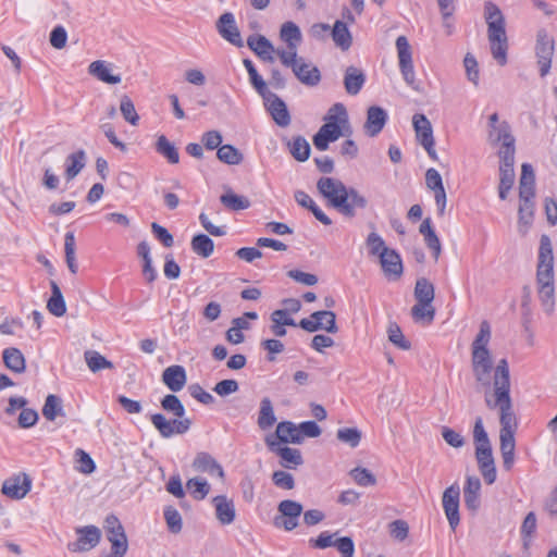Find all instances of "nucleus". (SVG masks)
Returning a JSON list of instances; mask_svg holds the SVG:
<instances>
[{"label":"nucleus","instance_id":"nucleus-1","mask_svg":"<svg viewBox=\"0 0 557 557\" xmlns=\"http://www.w3.org/2000/svg\"><path fill=\"white\" fill-rule=\"evenodd\" d=\"M317 189L326 200L329 207L336 209L346 218H354L357 210H363L368 206V200L363 195L354 187H347L335 177H320L317 182Z\"/></svg>","mask_w":557,"mask_h":557},{"label":"nucleus","instance_id":"nucleus-2","mask_svg":"<svg viewBox=\"0 0 557 557\" xmlns=\"http://www.w3.org/2000/svg\"><path fill=\"white\" fill-rule=\"evenodd\" d=\"M485 404L490 409L499 410L500 432L513 431L516 418L510 398V374L506 359H500L494 369L493 392L485 391Z\"/></svg>","mask_w":557,"mask_h":557},{"label":"nucleus","instance_id":"nucleus-3","mask_svg":"<svg viewBox=\"0 0 557 557\" xmlns=\"http://www.w3.org/2000/svg\"><path fill=\"white\" fill-rule=\"evenodd\" d=\"M536 287L542 307L546 313H552L555 307L554 256L550 239L542 235L536 268Z\"/></svg>","mask_w":557,"mask_h":557},{"label":"nucleus","instance_id":"nucleus-4","mask_svg":"<svg viewBox=\"0 0 557 557\" xmlns=\"http://www.w3.org/2000/svg\"><path fill=\"white\" fill-rule=\"evenodd\" d=\"M484 17L487 24V38L494 60L504 66L507 63L508 38L506 21L498 5L492 1L484 3Z\"/></svg>","mask_w":557,"mask_h":557},{"label":"nucleus","instance_id":"nucleus-5","mask_svg":"<svg viewBox=\"0 0 557 557\" xmlns=\"http://www.w3.org/2000/svg\"><path fill=\"white\" fill-rule=\"evenodd\" d=\"M161 407L178 418L168 420L162 413L151 414V423L162 437L170 438L175 434H185L190 429L191 421L188 418H184L185 408L176 395H165L161 400Z\"/></svg>","mask_w":557,"mask_h":557},{"label":"nucleus","instance_id":"nucleus-6","mask_svg":"<svg viewBox=\"0 0 557 557\" xmlns=\"http://www.w3.org/2000/svg\"><path fill=\"white\" fill-rule=\"evenodd\" d=\"M535 57L540 70L541 77H545L552 67V61L555 53L554 37L548 34L545 28L536 32Z\"/></svg>","mask_w":557,"mask_h":557},{"label":"nucleus","instance_id":"nucleus-7","mask_svg":"<svg viewBox=\"0 0 557 557\" xmlns=\"http://www.w3.org/2000/svg\"><path fill=\"white\" fill-rule=\"evenodd\" d=\"M281 39L286 44V49L277 48L276 55L282 63H289L293 57H297V48L302 40L300 28L294 22H285L280 30Z\"/></svg>","mask_w":557,"mask_h":557},{"label":"nucleus","instance_id":"nucleus-8","mask_svg":"<svg viewBox=\"0 0 557 557\" xmlns=\"http://www.w3.org/2000/svg\"><path fill=\"white\" fill-rule=\"evenodd\" d=\"M396 49L399 61V70L404 77V81L413 89H418V87L416 86V73L412 62V51L406 36L397 37Z\"/></svg>","mask_w":557,"mask_h":557},{"label":"nucleus","instance_id":"nucleus-9","mask_svg":"<svg viewBox=\"0 0 557 557\" xmlns=\"http://www.w3.org/2000/svg\"><path fill=\"white\" fill-rule=\"evenodd\" d=\"M77 540L67 543V549L72 553H83L95 548L101 540V531L96 525H85L75 529Z\"/></svg>","mask_w":557,"mask_h":557},{"label":"nucleus","instance_id":"nucleus-10","mask_svg":"<svg viewBox=\"0 0 557 557\" xmlns=\"http://www.w3.org/2000/svg\"><path fill=\"white\" fill-rule=\"evenodd\" d=\"M472 369L478 383L485 387V391H491L493 363L488 348L472 349Z\"/></svg>","mask_w":557,"mask_h":557},{"label":"nucleus","instance_id":"nucleus-11","mask_svg":"<svg viewBox=\"0 0 557 557\" xmlns=\"http://www.w3.org/2000/svg\"><path fill=\"white\" fill-rule=\"evenodd\" d=\"M286 67H290L297 79L306 86H317L321 81L320 70L305 61L304 58L293 57L289 63H282Z\"/></svg>","mask_w":557,"mask_h":557},{"label":"nucleus","instance_id":"nucleus-12","mask_svg":"<svg viewBox=\"0 0 557 557\" xmlns=\"http://www.w3.org/2000/svg\"><path fill=\"white\" fill-rule=\"evenodd\" d=\"M459 500L460 487L458 483H454L444 491L442 497L443 509L453 531H455L460 523Z\"/></svg>","mask_w":557,"mask_h":557},{"label":"nucleus","instance_id":"nucleus-13","mask_svg":"<svg viewBox=\"0 0 557 557\" xmlns=\"http://www.w3.org/2000/svg\"><path fill=\"white\" fill-rule=\"evenodd\" d=\"M265 444L269 449L280 456L281 466L287 469H294L304 463L301 453L297 448H290L288 446H280L274 435H268L265 437Z\"/></svg>","mask_w":557,"mask_h":557},{"label":"nucleus","instance_id":"nucleus-14","mask_svg":"<svg viewBox=\"0 0 557 557\" xmlns=\"http://www.w3.org/2000/svg\"><path fill=\"white\" fill-rule=\"evenodd\" d=\"M261 97L273 121L281 127H287L290 124V114L286 103L270 90Z\"/></svg>","mask_w":557,"mask_h":557},{"label":"nucleus","instance_id":"nucleus-15","mask_svg":"<svg viewBox=\"0 0 557 557\" xmlns=\"http://www.w3.org/2000/svg\"><path fill=\"white\" fill-rule=\"evenodd\" d=\"M216 30L220 36L230 44L242 48L244 46L240 32L236 25L234 14L231 12L223 13L216 21Z\"/></svg>","mask_w":557,"mask_h":557},{"label":"nucleus","instance_id":"nucleus-16","mask_svg":"<svg viewBox=\"0 0 557 557\" xmlns=\"http://www.w3.org/2000/svg\"><path fill=\"white\" fill-rule=\"evenodd\" d=\"M30 478L23 473L5 480L2 484L1 492L12 499H22L30 491Z\"/></svg>","mask_w":557,"mask_h":557},{"label":"nucleus","instance_id":"nucleus-17","mask_svg":"<svg viewBox=\"0 0 557 557\" xmlns=\"http://www.w3.org/2000/svg\"><path fill=\"white\" fill-rule=\"evenodd\" d=\"M342 125L336 121H326L313 136V145L320 151H325L329 144L337 140L342 135Z\"/></svg>","mask_w":557,"mask_h":557},{"label":"nucleus","instance_id":"nucleus-18","mask_svg":"<svg viewBox=\"0 0 557 557\" xmlns=\"http://www.w3.org/2000/svg\"><path fill=\"white\" fill-rule=\"evenodd\" d=\"M215 518L222 525H230L236 519L234 500L225 495H218L212 498Z\"/></svg>","mask_w":557,"mask_h":557},{"label":"nucleus","instance_id":"nucleus-19","mask_svg":"<svg viewBox=\"0 0 557 557\" xmlns=\"http://www.w3.org/2000/svg\"><path fill=\"white\" fill-rule=\"evenodd\" d=\"M247 46L263 61L273 62L276 49L263 35H250L247 38Z\"/></svg>","mask_w":557,"mask_h":557},{"label":"nucleus","instance_id":"nucleus-20","mask_svg":"<svg viewBox=\"0 0 557 557\" xmlns=\"http://www.w3.org/2000/svg\"><path fill=\"white\" fill-rule=\"evenodd\" d=\"M112 66L113 65L107 61L97 60L89 64L88 73L102 83L111 85L120 84L122 77L120 74H112Z\"/></svg>","mask_w":557,"mask_h":557},{"label":"nucleus","instance_id":"nucleus-21","mask_svg":"<svg viewBox=\"0 0 557 557\" xmlns=\"http://www.w3.org/2000/svg\"><path fill=\"white\" fill-rule=\"evenodd\" d=\"M387 121V113L381 107H370L367 112V121L364 131L370 137H374L381 133Z\"/></svg>","mask_w":557,"mask_h":557},{"label":"nucleus","instance_id":"nucleus-22","mask_svg":"<svg viewBox=\"0 0 557 557\" xmlns=\"http://www.w3.org/2000/svg\"><path fill=\"white\" fill-rule=\"evenodd\" d=\"M379 258L385 276L393 280L400 277L403 274V262L398 252L394 249H388Z\"/></svg>","mask_w":557,"mask_h":557},{"label":"nucleus","instance_id":"nucleus-23","mask_svg":"<svg viewBox=\"0 0 557 557\" xmlns=\"http://www.w3.org/2000/svg\"><path fill=\"white\" fill-rule=\"evenodd\" d=\"M162 381L173 393L180 392L186 384L187 376L184 367L170 366L162 373Z\"/></svg>","mask_w":557,"mask_h":557},{"label":"nucleus","instance_id":"nucleus-24","mask_svg":"<svg viewBox=\"0 0 557 557\" xmlns=\"http://www.w3.org/2000/svg\"><path fill=\"white\" fill-rule=\"evenodd\" d=\"M520 205L518 210V231L525 235L533 223L534 219V197L519 198Z\"/></svg>","mask_w":557,"mask_h":557},{"label":"nucleus","instance_id":"nucleus-25","mask_svg":"<svg viewBox=\"0 0 557 557\" xmlns=\"http://www.w3.org/2000/svg\"><path fill=\"white\" fill-rule=\"evenodd\" d=\"M412 125L416 132L418 143L429 145L434 140L433 128L429 119L422 113H416L412 116Z\"/></svg>","mask_w":557,"mask_h":557},{"label":"nucleus","instance_id":"nucleus-26","mask_svg":"<svg viewBox=\"0 0 557 557\" xmlns=\"http://www.w3.org/2000/svg\"><path fill=\"white\" fill-rule=\"evenodd\" d=\"M193 467L200 472H207L211 475L216 474L219 478H224V470L221 465L208 453H199L196 455Z\"/></svg>","mask_w":557,"mask_h":557},{"label":"nucleus","instance_id":"nucleus-27","mask_svg":"<svg viewBox=\"0 0 557 557\" xmlns=\"http://www.w3.org/2000/svg\"><path fill=\"white\" fill-rule=\"evenodd\" d=\"M366 83L364 73L355 66H348L344 75V86L348 95L356 96Z\"/></svg>","mask_w":557,"mask_h":557},{"label":"nucleus","instance_id":"nucleus-28","mask_svg":"<svg viewBox=\"0 0 557 557\" xmlns=\"http://www.w3.org/2000/svg\"><path fill=\"white\" fill-rule=\"evenodd\" d=\"M481 482L478 476H467L463 487L465 504L468 509L476 510L480 506Z\"/></svg>","mask_w":557,"mask_h":557},{"label":"nucleus","instance_id":"nucleus-29","mask_svg":"<svg viewBox=\"0 0 557 557\" xmlns=\"http://www.w3.org/2000/svg\"><path fill=\"white\" fill-rule=\"evenodd\" d=\"M535 175L531 164L523 163L519 182V198L534 197Z\"/></svg>","mask_w":557,"mask_h":557},{"label":"nucleus","instance_id":"nucleus-30","mask_svg":"<svg viewBox=\"0 0 557 557\" xmlns=\"http://www.w3.org/2000/svg\"><path fill=\"white\" fill-rule=\"evenodd\" d=\"M4 366L14 373H23L26 369V361L22 351L15 347L5 348L2 351Z\"/></svg>","mask_w":557,"mask_h":557},{"label":"nucleus","instance_id":"nucleus-31","mask_svg":"<svg viewBox=\"0 0 557 557\" xmlns=\"http://www.w3.org/2000/svg\"><path fill=\"white\" fill-rule=\"evenodd\" d=\"M274 438H277L282 443H301V436L299 435L298 425L290 421H282L276 425Z\"/></svg>","mask_w":557,"mask_h":557},{"label":"nucleus","instance_id":"nucleus-32","mask_svg":"<svg viewBox=\"0 0 557 557\" xmlns=\"http://www.w3.org/2000/svg\"><path fill=\"white\" fill-rule=\"evenodd\" d=\"M276 423V417L271 399L263 397L260 401L257 424L260 430H269Z\"/></svg>","mask_w":557,"mask_h":557},{"label":"nucleus","instance_id":"nucleus-33","mask_svg":"<svg viewBox=\"0 0 557 557\" xmlns=\"http://www.w3.org/2000/svg\"><path fill=\"white\" fill-rule=\"evenodd\" d=\"M51 296L47 302V309L55 317H62L66 312V306L61 293L59 285L54 282H50Z\"/></svg>","mask_w":557,"mask_h":557},{"label":"nucleus","instance_id":"nucleus-34","mask_svg":"<svg viewBox=\"0 0 557 557\" xmlns=\"http://www.w3.org/2000/svg\"><path fill=\"white\" fill-rule=\"evenodd\" d=\"M332 39L337 47L346 51L351 47L352 37L351 34L343 21L337 20L331 32Z\"/></svg>","mask_w":557,"mask_h":557},{"label":"nucleus","instance_id":"nucleus-35","mask_svg":"<svg viewBox=\"0 0 557 557\" xmlns=\"http://www.w3.org/2000/svg\"><path fill=\"white\" fill-rule=\"evenodd\" d=\"M413 295L416 301L429 305L435 297L434 285L428 278L420 277L416 282Z\"/></svg>","mask_w":557,"mask_h":557},{"label":"nucleus","instance_id":"nucleus-36","mask_svg":"<svg viewBox=\"0 0 557 557\" xmlns=\"http://www.w3.org/2000/svg\"><path fill=\"white\" fill-rule=\"evenodd\" d=\"M190 247L196 255L206 259L212 255L214 243L208 235L198 234L191 238Z\"/></svg>","mask_w":557,"mask_h":557},{"label":"nucleus","instance_id":"nucleus-37","mask_svg":"<svg viewBox=\"0 0 557 557\" xmlns=\"http://www.w3.org/2000/svg\"><path fill=\"white\" fill-rule=\"evenodd\" d=\"M221 203L232 211L245 210L250 207V201L247 197L237 195L228 189L220 197Z\"/></svg>","mask_w":557,"mask_h":557},{"label":"nucleus","instance_id":"nucleus-38","mask_svg":"<svg viewBox=\"0 0 557 557\" xmlns=\"http://www.w3.org/2000/svg\"><path fill=\"white\" fill-rule=\"evenodd\" d=\"M65 177L73 180L85 166V152L83 150L71 153L65 160Z\"/></svg>","mask_w":557,"mask_h":557},{"label":"nucleus","instance_id":"nucleus-39","mask_svg":"<svg viewBox=\"0 0 557 557\" xmlns=\"http://www.w3.org/2000/svg\"><path fill=\"white\" fill-rule=\"evenodd\" d=\"M42 416L48 421H54L59 416L63 417L62 399L53 394L48 395L42 407Z\"/></svg>","mask_w":557,"mask_h":557},{"label":"nucleus","instance_id":"nucleus-40","mask_svg":"<svg viewBox=\"0 0 557 557\" xmlns=\"http://www.w3.org/2000/svg\"><path fill=\"white\" fill-rule=\"evenodd\" d=\"M104 529L107 531V537L110 543H113L114 541H121L126 537L122 523L114 515L107 516L104 520Z\"/></svg>","mask_w":557,"mask_h":557},{"label":"nucleus","instance_id":"nucleus-41","mask_svg":"<svg viewBox=\"0 0 557 557\" xmlns=\"http://www.w3.org/2000/svg\"><path fill=\"white\" fill-rule=\"evenodd\" d=\"M156 150L158 153L163 156L170 163H178V151L175 148V146L166 138V136L161 135L158 137V140L156 143Z\"/></svg>","mask_w":557,"mask_h":557},{"label":"nucleus","instance_id":"nucleus-42","mask_svg":"<svg viewBox=\"0 0 557 557\" xmlns=\"http://www.w3.org/2000/svg\"><path fill=\"white\" fill-rule=\"evenodd\" d=\"M87 367L91 372H98L103 369H113V363L106 359L96 350H86L84 354Z\"/></svg>","mask_w":557,"mask_h":557},{"label":"nucleus","instance_id":"nucleus-43","mask_svg":"<svg viewBox=\"0 0 557 557\" xmlns=\"http://www.w3.org/2000/svg\"><path fill=\"white\" fill-rule=\"evenodd\" d=\"M289 152L299 162H305L310 156V145L302 136L294 137L289 143Z\"/></svg>","mask_w":557,"mask_h":557},{"label":"nucleus","instance_id":"nucleus-44","mask_svg":"<svg viewBox=\"0 0 557 557\" xmlns=\"http://www.w3.org/2000/svg\"><path fill=\"white\" fill-rule=\"evenodd\" d=\"M311 318L315 320V322L321 323L322 327L320 330H323L327 333L335 334L338 331V327L336 325V315L333 311L329 310H321L315 311L311 314Z\"/></svg>","mask_w":557,"mask_h":557},{"label":"nucleus","instance_id":"nucleus-45","mask_svg":"<svg viewBox=\"0 0 557 557\" xmlns=\"http://www.w3.org/2000/svg\"><path fill=\"white\" fill-rule=\"evenodd\" d=\"M216 157L228 165H236L243 161L242 152L232 145H222L216 151Z\"/></svg>","mask_w":557,"mask_h":557},{"label":"nucleus","instance_id":"nucleus-46","mask_svg":"<svg viewBox=\"0 0 557 557\" xmlns=\"http://www.w3.org/2000/svg\"><path fill=\"white\" fill-rule=\"evenodd\" d=\"M411 315L416 322L432 323L435 317V308L432 302L425 305L424 302H418L411 308Z\"/></svg>","mask_w":557,"mask_h":557},{"label":"nucleus","instance_id":"nucleus-47","mask_svg":"<svg viewBox=\"0 0 557 557\" xmlns=\"http://www.w3.org/2000/svg\"><path fill=\"white\" fill-rule=\"evenodd\" d=\"M515 139L510 126L507 122H500L499 126L493 127L488 132V140L492 145L507 143Z\"/></svg>","mask_w":557,"mask_h":557},{"label":"nucleus","instance_id":"nucleus-48","mask_svg":"<svg viewBox=\"0 0 557 557\" xmlns=\"http://www.w3.org/2000/svg\"><path fill=\"white\" fill-rule=\"evenodd\" d=\"M243 63H244V66L247 70V73L249 75V81H250L251 85L253 86V88L256 89V91L260 96H264V94L267 91H269V88L267 87V84L263 81V78L259 75L257 69L255 67V65L252 63V61H250L249 59H245L243 61Z\"/></svg>","mask_w":557,"mask_h":557},{"label":"nucleus","instance_id":"nucleus-49","mask_svg":"<svg viewBox=\"0 0 557 557\" xmlns=\"http://www.w3.org/2000/svg\"><path fill=\"white\" fill-rule=\"evenodd\" d=\"M75 247H76V244H75L74 234L72 232H67L65 234V238H64L65 260H66L69 270L73 274H76L77 270H78V267L76 263V258H75Z\"/></svg>","mask_w":557,"mask_h":557},{"label":"nucleus","instance_id":"nucleus-50","mask_svg":"<svg viewBox=\"0 0 557 557\" xmlns=\"http://www.w3.org/2000/svg\"><path fill=\"white\" fill-rule=\"evenodd\" d=\"M186 486L191 496L197 500L203 499L210 492V484L207 480L200 478L189 479Z\"/></svg>","mask_w":557,"mask_h":557},{"label":"nucleus","instance_id":"nucleus-51","mask_svg":"<svg viewBox=\"0 0 557 557\" xmlns=\"http://www.w3.org/2000/svg\"><path fill=\"white\" fill-rule=\"evenodd\" d=\"M164 519L168 525V529L171 533L177 534L182 531L183 521L182 516L178 510L172 506H168L164 509Z\"/></svg>","mask_w":557,"mask_h":557},{"label":"nucleus","instance_id":"nucleus-52","mask_svg":"<svg viewBox=\"0 0 557 557\" xmlns=\"http://www.w3.org/2000/svg\"><path fill=\"white\" fill-rule=\"evenodd\" d=\"M120 111L126 122L134 126L138 124L139 115L136 112L134 102L126 95L122 96L121 98Z\"/></svg>","mask_w":557,"mask_h":557},{"label":"nucleus","instance_id":"nucleus-53","mask_svg":"<svg viewBox=\"0 0 557 557\" xmlns=\"http://www.w3.org/2000/svg\"><path fill=\"white\" fill-rule=\"evenodd\" d=\"M336 437L338 441L355 448L361 441V432L357 428H343L337 430Z\"/></svg>","mask_w":557,"mask_h":557},{"label":"nucleus","instance_id":"nucleus-54","mask_svg":"<svg viewBox=\"0 0 557 557\" xmlns=\"http://www.w3.org/2000/svg\"><path fill=\"white\" fill-rule=\"evenodd\" d=\"M515 139L507 143L500 144L498 150L499 165L500 166H513L515 165Z\"/></svg>","mask_w":557,"mask_h":557},{"label":"nucleus","instance_id":"nucleus-55","mask_svg":"<svg viewBox=\"0 0 557 557\" xmlns=\"http://www.w3.org/2000/svg\"><path fill=\"white\" fill-rule=\"evenodd\" d=\"M366 244L371 256L380 257L389 249L386 247L384 239L375 232L368 235Z\"/></svg>","mask_w":557,"mask_h":557},{"label":"nucleus","instance_id":"nucleus-56","mask_svg":"<svg viewBox=\"0 0 557 557\" xmlns=\"http://www.w3.org/2000/svg\"><path fill=\"white\" fill-rule=\"evenodd\" d=\"M277 510L281 516L299 518L302 513V505L292 499H285L278 504Z\"/></svg>","mask_w":557,"mask_h":557},{"label":"nucleus","instance_id":"nucleus-57","mask_svg":"<svg viewBox=\"0 0 557 557\" xmlns=\"http://www.w3.org/2000/svg\"><path fill=\"white\" fill-rule=\"evenodd\" d=\"M387 334L389 342L398 348L403 350H408L410 348V343L405 339L400 327L396 323H389Z\"/></svg>","mask_w":557,"mask_h":557},{"label":"nucleus","instance_id":"nucleus-58","mask_svg":"<svg viewBox=\"0 0 557 557\" xmlns=\"http://www.w3.org/2000/svg\"><path fill=\"white\" fill-rule=\"evenodd\" d=\"M349 474L360 486H372L376 483L375 476L366 468L357 467Z\"/></svg>","mask_w":557,"mask_h":557},{"label":"nucleus","instance_id":"nucleus-59","mask_svg":"<svg viewBox=\"0 0 557 557\" xmlns=\"http://www.w3.org/2000/svg\"><path fill=\"white\" fill-rule=\"evenodd\" d=\"M491 339V326L487 321L480 324V331L472 343V349H486Z\"/></svg>","mask_w":557,"mask_h":557},{"label":"nucleus","instance_id":"nucleus-60","mask_svg":"<svg viewBox=\"0 0 557 557\" xmlns=\"http://www.w3.org/2000/svg\"><path fill=\"white\" fill-rule=\"evenodd\" d=\"M272 481L277 487L283 488V490H292L295 486V481H294L293 475L283 470L273 472Z\"/></svg>","mask_w":557,"mask_h":557},{"label":"nucleus","instance_id":"nucleus-61","mask_svg":"<svg viewBox=\"0 0 557 557\" xmlns=\"http://www.w3.org/2000/svg\"><path fill=\"white\" fill-rule=\"evenodd\" d=\"M326 121H336L338 124L344 125L348 123V115L346 108L343 103H335L329 110Z\"/></svg>","mask_w":557,"mask_h":557},{"label":"nucleus","instance_id":"nucleus-62","mask_svg":"<svg viewBox=\"0 0 557 557\" xmlns=\"http://www.w3.org/2000/svg\"><path fill=\"white\" fill-rule=\"evenodd\" d=\"M466 73L468 76V79L472 82L474 85L479 84V66L475 58L467 53L463 60Z\"/></svg>","mask_w":557,"mask_h":557},{"label":"nucleus","instance_id":"nucleus-63","mask_svg":"<svg viewBox=\"0 0 557 557\" xmlns=\"http://www.w3.org/2000/svg\"><path fill=\"white\" fill-rule=\"evenodd\" d=\"M201 143L208 150L219 149L222 146V135L219 131H208L202 134Z\"/></svg>","mask_w":557,"mask_h":557},{"label":"nucleus","instance_id":"nucleus-64","mask_svg":"<svg viewBox=\"0 0 557 557\" xmlns=\"http://www.w3.org/2000/svg\"><path fill=\"white\" fill-rule=\"evenodd\" d=\"M391 535L397 541H404L409 533V525L404 520H395L389 523Z\"/></svg>","mask_w":557,"mask_h":557}]
</instances>
